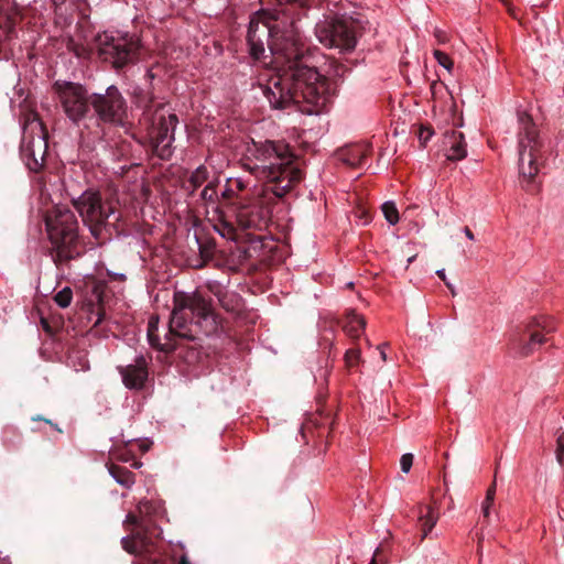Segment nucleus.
Returning <instances> with one entry per match:
<instances>
[{"label": "nucleus", "mask_w": 564, "mask_h": 564, "mask_svg": "<svg viewBox=\"0 0 564 564\" xmlns=\"http://www.w3.org/2000/svg\"><path fill=\"white\" fill-rule=\"evenodd\" d=\"M249 23L247 44L253 61H264L265 44L276 64L275 73L268 80L263 93L274 109H288L292 106L306 115L325 111L332 100L330 83L304 58V46L292 36L282 32V24L256 13Z\"/></svg>", "instance_id": "nucleus-1"}, {"label": "nucleus", "mask_w": 564, "mask_h": 564, "mask_svg": "<svg viewBox=\"0 0 564 564\" xmlns=\"http://www.w3.org/2000/svg\"><path fill=\"white\" fill-rule=\"evenodd\" d=\"M245 167L276 198L286 196L303 180L299 159L291 147L282 141H254L248 147Z\"/></svg>", "instance_id": "nucleus-2"}, {"label": "nucleus", "mask_w": 564, "mask_h": 564, "mask_svg": "<svg viewBox=\"0 0 564 564\" xmlns=\"http://www.w3.org/2000/svg\"><path fill=\"white\" fill-rule=\"evenodd\" d=\"M184 310H189L191 313L198 318L197 323H206V334L216 329L217 316L210 300L206 299L202 293L195 292L189 296L176 300V305L170 319V337H166L165 343L161 344L158 335L159 318L154 316L150 317L148 324V340L153 348L164 352L182 349L183 345L177 339H186L196 344L197 336L193 333L191 326H188Z\"/></svg>", "instance_id": "nucleus-3"}, {"label": "nucleus", "mask_w": 564, "mask_h": 564, "mask_svg": "<svg viewBox=\"0 0 564 564\" xmlns=\"http://www.w3.org/2000/svg\"><path fill=\"white\" fill-rule=\"evenodd\" d=\"M50 253L57 268L78 259L84 247L79 236V223L75 213L66 206H54L44 216Z\"/></svg>", "instance_id": "nucleus-4"}, {"label": "nucleus", "mask_w": 564, "mask_h": 564, "mask_svg": "<svg viewBox=\"0 0 564 564\" xmlns=\"http://www.w3.org/2000/svg\"><path fill=\"white\" fill-rule=\"evenodd\" d=\"M349 2L329 1L325 20L315 26V34L319 42L340 52L355 50L358 39L365 31V20L360 14L348 15L346 6Z\"/></svg>", "instance_id": "nucleus-5"}, {"label": "nucleus", "mask_w": 564, "mask_h": 564, "mask_svg": "<svg viewBox=\"0 0 564 564\" xmlns=\"http://www.w3.org/2000/svg\"><path fill=\"white\" fill-rule=\"evenodd\" d=\"M518 155H519V173L523 182L525 191L534 192V177L539 173V159L543 141L540 137L538 126L532 117L527 112H518Z\"/></svg>", "instance_id": "nucleus-6"}, {"label": "nucleus", "mask_w": 564, "mask_h": 564, "mask_svg": "<svg viewBox=\"0 0 564 564\" xmlns=\"http://www.w3.org/2000/svg\"><path fill=\"white\" fill-rule=\"evenodd\" d=\"M99 56L119 70L140 59L141 41L135 34L104 32L95 39Z\"/></svg>", "instance_id": "nucleus-7"}, {"label": "nucleus", "mask_w": 564, "mask_h": 564, "mask_svg": "<svg viewBox=\"0 0 564 564\" xmlns=\"http://www.w3.org/2000/svg\"><path fill=\"white\" fill-rule=\"evenodd\" d=\"M74 208L78 212L85 226L98 241L106 239L110 217L115 215V206L102 199L99 191L88 188L78 197L72 198Z\"/></svg>", "instance_id": "nucleus-8"}, {"label": "nucleus", "mask_w": 564, "mask_h": 564, "mask_svg": "<svg viewBox=\"0 0 564 564\" xmlns=\"http://www.w3.org/2000/svg\"><path fill=\"white\" fill-rule=\"evenodd\" d=\"M90 122L94 123L97 135L104 131V126H123L127 119V100L115 85L104 93H91Z\"/></svg>", "instance_id": "nucleus-9"}, {"label": "nucleus", "mask_w": 564, "mask_h": 564, "mask_svg": "<svg viewBox=\"0 0 564 564\" xmlns=\"http://www.w3.org/2000/svg\"><path fill=\"white\" fill-rule=\"evenodd\" d=\"M53 91L56 94L66 117L77 127L82 124L89 129L91 113V94L78 83L57 80L53 84Z\"/></svg>", "instance_id": "nucleus-10"}, {"label": "nucleus", "mask_w": 564, "mask_h": 564, "mask_svg": "<svg viewBox=\"0 0 564 564\" xmlns=\"http://www.w3.org/2000/svg\"><path fill=\"white\" fill-rule=\"evenodd\" d=\"M47 131L36 112H29L23 123L20 154L28 169L40 172L47 152Z\"/></svg>", "instance_id": "nucleus-11"}, {"label": "nucleus", "mask_w": 564, "mask_h": 564, "mask_svg": "<svg viewBox=\"0 0 564 564\" xmlns=\"http://www.w3.org/2000/svg\"><path fill=\"white\" fill-rule=\"evenodd\" d=\"M164 106L159 105L149 118L147 128L148 150L161 160H170L173 154L174 130L178 123L175 113H163Z\"/></svg>", "instance_id": "nucleus-12"}, {"label": "nucleus", "mask_w": 564, "mask_h": 564, "mask_svg": "<svg viewBox=\"0 0 564 564\" xmlns=\"http://www.w3.org/2000/svg\"><path fill=\"white\" fill-rule=\"evenodd\" d=\"M223 197L231 200L236 221L242 230H263L267 228L270 212L260 197L248 198L235 194L231 188L226 189Z\"/></svg>", "instance_id": "nucleus-13"}, {"label": "nucleus", "mask_w": 564, "mask_h": 564, "mask_svg": "<svg viewBox=\"0 0 564 564\" xmlns=\"http://www.w3.org/2000/svg\"><path fill=\"white\" fill-rule=\"evenodd\" d=\"M554 330L555 327L550 318H533L513 335L511 339L512 348L516 349L521 357H528L533 354L538 347L546 343V335Z\"/></svg>", "instance_id": "nucleus-14"}, {"label": "nucleus", "mask_w": 564, "mask_h": 564, "mask_svg": "<svg viewBox=\"0 0 564 564\" xmlns=\"http://www.w3.org/2000/svg\"><path fill=\"white\" fill-rule=\"evenodd\" d=\"M310 0H275L273 8L261 9L260 14L275 19L282 28L293 26L301 19V11L307 7Z\"/></svg>", "instance_id": "nucleus-15"}, {"label": "nucleus", "mask_w": 564, "mask_h": 564, "mask_svg": "<svg viewBox=\"0 0 564 564\" xmlns=\"http://www.w3.org/2000/svg\"><path fill=\"white\" fill-rule=\"evenodd\" d=\"M124 386L129 389H141L148 378V366L144 357L140 356L133 365L119 367Z\"/></svg>", "instance_id": "nucleus-16"}, {"label": "nucleus", "mask_w": 564, "mask_h": 564, "mask_svg": "<svg viewBox=\"0 0 564 564\" xmlns=\"http://www.w3.org/2000/svg\"><path fill=\"white\" fill-rule=\"evenodd\" d=\"M153 533L133 530L130 538H123L122 547L130 554L151 553L154 549Z\"/></svg>", "instance_id": "nucleus-17"}, {"label": "nucleus", "mask_w": 564, "mask_h": 564, "mask_svg": "<svg viewBox=\"0 0 564 564\" xmlns=\"http://www.w3.org/2000/svg\"><path fill=\"white\" fill-rule=\"evenodd\" d=\"M368 144H349L340 148L336 152L337 159L350 167H360L369 155Z\"/></svg>", "instance_id": "nucleus-18"}, {"label": "nucleus", "mask_w": 564, "mask_h": 564, "mask_svg": "<svg viewBox=\"0 0 564 564\" xmlns=\"http://www.w3.org/2000/svg\"><path fill=\"white\" fill-rule=\"evenodd\" d=\"M447 144L449 145L446 154L449 161H460L467 156L465 137L462 132L452 131L447 135Z\"/></svg>", "instance_id": "nucleus-19"}, {"label": "nucleus", "mask_w": 564, "mask_h": 564, "mask_svg": "<svg viewBox=\"0 0 564 564\" xmlns=\"http://www.w3.org/2000/svg\"><path fill=\"white\" fill-rule=\"evenodd\" d=\"M341 325L349 337L358 338L366 327V319L361 315L350 311L343 318Z\"/></svg>", "instance_id": "nucleus-20"}, {"label": "nucleus", "mask_w": 564, "mask_h": 564, "mask_svg": "<svg viewBox=\"0 0 564 564\" xmlns=\"http://www.w3.org/2000/svg\"><path fill=\"white\" fill-rule=\"evenodd\" d=\"M108 471L118 484L126 488H130L135 481L134 474L126 467L116 464H109Z\"/></svg>", "instance_id": "nucleus-21"}, {"label": "nucleus", "mask_w": 564, "mask_h": 564, "mask_svg": "<svg viewBox=\"0 0 564 564\" xmlns=\"http://www.w3.org/2000/svg\"><path fill=\"white\" fill-rule=\"evenodd\" d=\"M134 102L135 106L140 109H143L144 116H148L151 118V116L154 113V96L152 93L143 90V89H135L134 90Z\"/></svg>", "instance_id": "nucleus-22"}, {"label": "nucleus", "mask_w": 564, "mask_h": 564, "mask_svg": "<svg viewBox=\"0 0 564 564\" xmlns=\"http://www.w3.org/2000/svg\"><path fill=\"white\" fill-rule=\"evenodd\" d=\"M52 3L55 12L63 15L82 10L87 4V0H52Z\"/></svg>", "instance_id": "nucleus-23"}, {"label": "nucleus", "mask_w": 564, "mask_h": 564, "mask_svg": "<svg viewBox=\"0 0 564 564\" xmlns=\"http://www.w3.org/2000/svg\"><path fill=\"white\" fill-rule=\"evenodd\" d=\"M218 302L227 312H238L242 305L241 296L237 292L230 290H227Z\"/></svg>", "instance_id": "nucleus-24"}, {"label": "nucleus", "mask_w": 564, "mask_h": 564, "mask_svg": "<svg viewBox=\"0 0 564 564\" xmlns=\"http://www.w3.org/2000/svg\"><path fill=\"white\" fill-rule=\"evenodd\" d=\"M426 509V514L420 516L422 540H424L427 536V534L432 531L438 519V514L434 511V508L432 506H427Z\"/></svg>", "instance_id": "nucleus-25"}, {"label": "nucleus", "mask_w": 564, "mask_h": 564, "mask_svg": "<svg viewBox=\"0 0 564 564\" xmlns=\"http://www.w3.org/2000/svg\"><path fill=\"white\" fill-rule=\"evenodd\" d=\"M208 176L209 173L205 165H199L195 171H193L187 181V188H191V194L200 187L208 180Z\"/></svg>", "instance_id": "nucleus-26"}, {"label": "nucleus", "mask_w": 564, "mask_h": 564, "mask_svg": "<svg viewBox=\"0 0 564 564\" xmlns=\"http://www.w3.org/2000/svg\"><path fill=\"white\" fill-rule=\"evenodd\" d=\"M126 522L134 525V530H141L147 533H152L153 524L150 519L143 516L141 518H138L135 514L129 513L127 516Z\"/></svg>", "instance_id": "nucleus-27"}, {"label": "nucleus", "mask_w": 564, "mask_h": 564, "mask_svg": "<svg viewBox=\"0 0 564 564\" xmlns=\"http://www.w3.org/2000/svg\"><path fill=\"white\" fill-rule=\"evenodd\" d=\"M381 209L389 224L395 225L399 221V212L394 203L386 202L382 204Z\"/></svg>", "instance_id": "nucleus-28"}, {"label": "nucleus", "mask_w": 564, "mask_h": 564, "mask_svg": "<svg viewBox=\"0 0 564 564\" xmlns=\"http://www.w3.org/2000/svg\"><path fill=\"white\" fill-rule=\"evenodd\" d=\"M214 252L215 243L213 241L199 242V254L204 264L213 260Z\"/></svg>", "instance_id": "nucleus-29"}, {"label": "nucleus", "mask_w": 564, "mask_h": 564, "mask_svg": "<svg viewBox=\"0 0 564 564\" xmlns=\"http://www.w3.org/2000/svg\"><path fill=\"white\" fill-rule=\"evenodd\" d=\"M72 299L73 292L68 286L57 292L54 296V301L57 303L58 306L63 308L67 307L70 304Z\"/></svg>", "instance_id": "nucleus-30"}, {"label": "nucleus", "mask_w": 564, "mask_h": 564, "mask_svg": "<svg viewBox=\"0 0 564 564\" xmlns=\"http://www.w3.org/2000/svg\"><path fill=\"white\" fill-rule=\"evenodd\" d=\"M345 364L348 369L356 367L360 362V349L359 348H349L345 352Z\"/></svg>", "instance_id": "nucleus-31"}, {"label": "nucleus", "mask_w": 564, "mask_h": 564, "mask_svg": "<svg viewBox=\"0 0 564 564\" xmlns=\"http://www.w3.org/2000/svg\"><path fill=\"white\" fill-rule=\"evenodd\" d=\"M416 135L422 147H425L431 137L434 134V130L430 124H420L416 130Z\"/></svg>", "instance_id": "nucleus-32"}, {"label": "nucleus", "mask_w": 564, "mask_h": 564, "mask_svg": "<svg viewBox=\"0 0 564 564\" xmlns=\"http://www.w3.org/2000/svg\"><path fill=\"white\" fill-rule=\"evenodd\" d=\"M216 186L215 182H209L202 191L200 198L204 202L214 203L217 196Z\"/></svg>", "instance_id": "nucleus-33"}, {"label": "nucleus", "mask_w": 564, "mask_h": 564, "mask_svg": "<svg viewBox=\"0 0 564 564\" xmlns=\"http://www.w3.org/2000/svg\"><path fill=\"white\" fill-rule=\"evenodd\" d=\"M434 57L436 58L438 64L442 65L447 70L451 72L453 69L454 63H453L452 58L446 53H444L440 50H435Z\"/></svg>", "instance_id": "nucleus-34"}, {"label": "nucleus", "mask_w": 564, "mask_h": 564, "mask_svg": "<svg viewBox=\"0 0 564 564\" xmlns=\"http://www.w3.org/2000/svg\"><path fill=\"white\" fill-rule=\"evenodd\" d=\"M207 290L219 300L227 289L218 281H209L206 284Z\"/></svg>", "instance_id": "nucleus-35"}, {"label": "nucleus", "mask_w": 564, "mask_h": 564, "mask_svg": "<svg viewBox=\"0 0 564 564\" xmlns=\"http://www.w3.org/2000/svg\"><path fill=\"white\" fill-rule=\"evenodd\" d=\"M556 460L560 465H564V431H562L556 440Z\"/></svg>", "instance_id": "nucleus-36"}, {"label": "nucleus", "mask_w": 564, "mask_h": 564, "mask_svg": "<svg viewBox=\"0 0 564 564\" xmlns=\"http://www.w3.org/2000/svg\"><path fill=\"white\" fill-rule=\"evenodd\" d=\"M413 455L410 453L403 454L400 458V466L403 473H409L413 465Z\"/></svg>", "instance_id": "nucleus-37"}, {"label": "nucleus", "mask_w": 564, "mask_h": 564, "mask_svg": "<svg viewBox=\"0 0 564 564\" xmlns=\"http://www.w3.org/2000/svg\"><path fill=\"white\" fill-rule=\"evenodd\" d=\"M369 564H388V558L381 547H377Z\"/></svg>", "instance_id": "nucleus-38"}, {"label": "nucleus", "mask_w": 564, "mask_h": 564, "mask_svg": "<svg viewBox=\"0 0 564 564\" xmlns=\"http://www.w3.org/2000/svg\"><path fill=\"white\" fill-rule=\"evenodd\" d=\"M492 505H494V501H488L486 499H484V501L481 503V513L484 517V522L486 524L490 523V509H491Z\"/></svg>", "instance_id": "nucleus-39"}, {"label": "nucleus", "mask_w": 564, "mask_h": 564, "mask_svg": "<svg viewBox=\"0 0 564 564\" xmlns=\"http://www.w3.org/2000/svg\"><path fill=\"white\" fill-rule=\"evenodd\" d=\"M67 48L72 51L76 56L82 57L85 55L86 50L83 45L75 43L73 40H69L67 43Z\"/></svg>", "instance_id": "nucleus-40"}, {"label": "nucleus", "mask_w": 564, "mask_h": 564, "mask_svg": "<svg viewBox=\"0 0 564 564\" xmlns=\"http://www.w3.org/2000/svg\"><path fill=\"white\" fill-rule=\"evenodd\" d=\"M496 489H497V480L495 478L494 481L491 482V485L488 487V489L486 491L485 499L488 500V501H495Z\"/></svg>", "instance_id": "nucleus-41"}, {"label": "nucleus", "mask_w": 564, "mask_h": 564, "mask_svg": "<svg viewBox=\"0 0 564 564\" xmlns=\"http://www.w3.org/2000/svg\"><path fill=\"white\" fill-rule=\"evenodd\" d=\"M347 70H348L347 65L344 63H339L335 66L334 72L337 77H343Z\"/></svg>", "instance_id": "nucleus-42"}, {"label": "nucleus", "mask_w": 564, "mask_h": 564, "mask_svg": "<svg viewBox=\"0 0 564 564\" xmlns=\"http://www.w3.org/2000/svg\"><path fill=\"white\" fill-rule=\"evenodd\" d=\"M96 321L94 323V327H97L98 325H100L105 318V311L101 308V307H97L96 308Z\"/></svg>", "instance_id": "nucleus-43"}, {"label": "nucleus", "mask_w": 564, "mask_h": 564, "mask_svg": "<svg viewBox=\"0 0 564 564\" xmlns=\"http://www.w3.org/2000/svg\"><path fill=\"white\" fill-rule=\"evenodd\" d=\"M138 508H139V511H140L141 514H144V513L149 514L150 511H151L152 506H151V503L149 501H143V502L139 503Z\"/></svg>", "instance_id": "nucleus-44"}, {"label": "nucleus", "mask_w": 564, "mask_h": 564, "mask_svg": "<svg viewBox=\"0 0 564 564\" xmlns=\"http://www.w3.org/2000/svg\"><path fill=\"white\" fill-rule=\"evenodd\" d=\"M443 87V84L442 83H438L436 80L432 82L431 83V86H430V90H431V94L433 96V98L436 97L438 90Z\"/></svg>", "instance_id": "nucleus-45"}, {"label": "nucleus", "mask_w": 564, "mask_h": 564, "mask_svg": "<svg viewBox=\"0 0 564 564\" xmlns=\"http://www.w3.org/2000/svg\"><path fill=\"white\" fill-rule=\"evenodd\" d=\"M464 232H465V235H466V237H467L468 239H470V240H474V239H475L473 231H471L468 227H465V228H464Z\"/></svg>", "instance_id": "nucleus-46"}, {"label": "nucleus", "mask_w": 564, "mask_h": 564, "mask_svg": "<svg viewBox=\"0 0 564 564\" xmlns=\"http://www.w3.org/2000/svg\"><path fill=\"white\" fill-rule=\"evenodd\" d=\"M436 274L438 275V278H440L444 283H445V281H448V280H447V278H446V275H445V271H444V269L436 271Z\"/></svg>", "instance_id": "nucleus-47"}, {"label": "nucleus", "mask_w": 564, "mask_h": 564, "mask_svg": "<svg viewBox=\"0 0 564 564\" xmlns=\"http://www.w3.org/2000/svg\"><path fill=\"white\" fill-rule=\"evenodd\" d=\"M32 420H33V421H44L45 423L53 425V423L51 422V420L44 419V417H42L41 415L33 416V417H32Z\"/></svg>", "instance_id": "nucleus-48"}, {"label": "nucleus", "mask_w": 564, "mask_h": 564, "mask_svg": "<svg viewBox=\"0 0 564 564\" xmlns=\"http://www.w3.org/2000/svg\"><path fill=\"white\" fill-rule=\"evenodd\" d=\"M41 323H42L43 328H44L46 332H48V333H50V332H51V327H50L48 322H47L45 318H42V319H41Z\"/></svg>", "instance_id": "nucleus-49"}, {"label": "nucleus", "mask_w": 564, "mask_h": 564, "mask_svg": "<svg viewBox=\"0 0 564 564\" xmlns=\"http://www.w3.org/2000/svg\"><path fill=\"white\" fill-rule=\"evenodd\" d=\"M445 285L448 288V290L451 291L452 295H456L455 289H454L453 284L449 281H445Z\"/></svg>", "instance_id": "nucleus-50"}, {"label": "nucleus", "mask_w": 564, "mask_h": 564, "mask_svg": "<svg viewBox=\"0 0 564 564\" xmlns=\"http://www.w3.org/2000/svg\"><path fill=\"white\" fill-rule=\"evenodd\" d=\"M386 345H387V344H384V346H386ZM378 348L380 349V356H381V359H382L383 361H386V360H387V354H386V351L383 350V345H382V346H379Z\"/></svg>", "instance_id": "nucleus-51"}, {"label": "nucleus", "mask_w": 564, "mask_h": 564, "mask_svg": "<svg viewBox=\"0 0 564 564\" xmlns=\"http://www.w3.org/2000/svg\"><path fill=\"white\" fill-rule=\"evenodd\" d=\"M178 564H192V563L189 562V560H188L185 555H183V556L181 557V560H180V563H178Z\"/></svg>", "instance_id": "nucleus-52"}, {"label": "nucleus", "mask_w": 564, "mask_h": 564, "mask_svg": "<svg viewBox=\"0 0 564 564\" xmlns=\"http://www.w3.org/2000/svg\"><path fill=\"white\" fill-rule=\"evenodd\" d=\"M236 185H237L238 191H240V192L243 191L245 185L241 181H236Z\"/></svg>", "instance_id": "nucleus-53"}, {"label": "nucleus", "mask_w": 564, "mask_h": 564, "mask_svg": "<svg viewBox=\"0 0 564 564\" xmlns=\"http://www.w3.org/2000/svg\"><path fill=\"white\" fill-rule=\"evenodd\" d=\"M141 465H142V463H141V462H134V463L132 464V466H133L134 468H139Z\"/></svg>", "instance_id": "nucleus-54"}, {"label": "nucleus", "mask_w": 564, "mask_h": 564, "mask_svg": "<svg viewBox=\"0 0 564 564\" xmlns=\"http://www.w3.org/2000/svg\"><path fill=\"white\" fill-rule=\"evenodd\" d=\"M120 459H121L122 462H128V457H127V456H121V457H120Z\"/></svg>", "instance_id": "nucleus-55"}]
</instances>
